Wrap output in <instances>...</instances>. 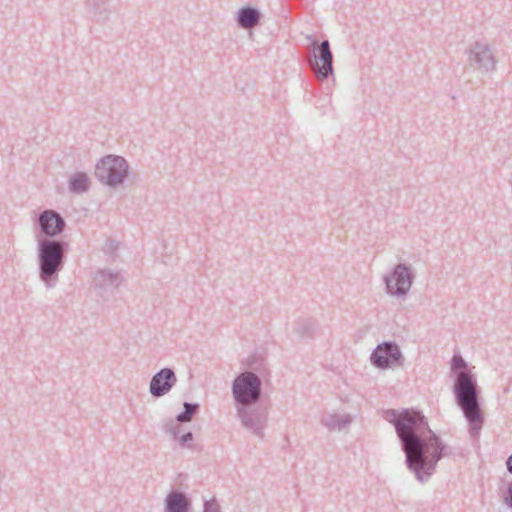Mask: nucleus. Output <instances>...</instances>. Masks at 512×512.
I'll use <instances>...</instances> for the list:
<instances>
[{"mask_svg":"<svg viewBox=\"0 0 512 512\" xmlns=\"http://www.w3.org/2000/svg\"><path fill=\"white\" fill-rule=\"evenodd\" d=\"M385 419L391 423L405 454V464L420 482H426L435 472L443 457L455 454L452 447L429 427L421 411L403 408L388 409Z\"/></svg>","mask_w":512,"mask_h":512,"instance_id":"1","label":"nucleus"},{"mask_svg":"<svg viewBox=\"0 0 512 512\" xmlns=\"http://www.w3.org/2000/svg\"><path fill=\"white\" fill-rule=\"evenodd\" d=\"M450 369L455 375L453 393L456 404L461 408L468 422L470 437L478 439L484 424V414L479 401L480 388L476 375L471 372L467 362L459 353L453 355Z\"/></svg>","mask_w":512,"mask_h":512,"instance_id":"2","label":"nucleus"},{"mask_svg":"<svg viewBox=\"0 0 512 512\" xmlns=\"http://www.w3.org/2000/svg\"><path fill=\"white\" fill-rule=\"evenodd\" d=\"M69 243L61 239L37 238V262L40 280L55 287L63 270Z\"/></svg>","mask_w":512,"mask_h":512,"instance_id":"3","label":"nucleus"},{"mask_svg":"<svg viewBox=\"0 0 512 512\" xmlns=\"http://www.w3.org/2000/svg\"><path fill=\"white\" fill-rule=\"evenodd\" d=\"M231 392L235 407L258 404L262 398V380L253 371L241 372L232 381Z\"/></svg>","mask_w":512,"mask_h":512,"instance_id":"4","label":"nucleus"},{"mask_svg":"<svg viewBox=\"0 0 512 512\" xmlns=\"http://www.w3.org/2000/svg\"><path fill=\"white\" fill-rule=\"evenodd\" d=\"M94 174L99 182L115 188L128 177L129 164L122 156L109 154L97 162Z\"/></svg>","mask_w":512,"mask_h":512,"instance_id":"5","label":"nucleus"},{"mask_svg":"<svg viewBox=\"0 0 512 512\" xmlns=\"http://www.w3.org/2000/svg\"><path fill=\"white\" fill-rule=\"evenodd\" d=\"M416 274L411 265L399 263L389 274L383 276L385 291L388 295L405 299L411 290Z\"/></svg>","mask_w":512,"mask_h":512,"instance_id":"6","label":"nucleus"},{"mask_svg":"<svg viewBox=\"0 0 512 512\" xmlns=\"http://www.w3.org/2000/svg\"><path fill=\"white\" fill-rule=\"evenodd\" d=\"M467 66L481 74H488L496 69L497 59L491 46L485 41H475L466 52Z\"/></svg>","mask_w":512,"mask_h":512,"instance_id":"7","label":"nucleus"},{"mask_svg":"<svg viewBox=\"0 0 512 512\" xmlns=\"http://www.w3.org/2000/svg\"><path fill=\"white\" fill-rule=\"evenodd\" d=\"M235 408L242 426L257 437L263 438L268 422L267 408L258 404H247Z\"/></svg>","mask_w":512,"mask_h":512,"instance_id":"8","label":"nucleus"},{"mask_svg":"<svg viewBox=\"0 0 512 512\" xmlns=\"http://www.w3.org/2000/svg\"><path fill=\"white\" fill-rule=\"evenodd\" d=\"M404 361V355L394 341H383L375 347L370 355L371 364L381 370L403 366Z\"/></svg>","mask_w":512,"mask_h":512,"instance_id":"9","label":"nucleus"},{"mask_svg":"<svg viewBox=\"0 0 512 512\" xmlns=\"http://www.w3.org/2000/svg\"><path fill=\"white\" fill-rule=\"evenodd\" d=\"M307 39L311 42L312 46V57L316 67V74L321 80L327 79L329 76L334 75L333 68V54L330 48L328 40L319 42L314 39L311 35L307 36Z\"/></svg>","mask_w":512,"mask_h":512,"instance_id":"10","label":"nucleus"},{"mask_svg":"<svg viewBox=\"0 0 512 512\" xmlns=\"http://www.w3.org/2000/svg\"><path fill=\"white\" fill-rule=\"evenodd\" d=\"M38 225L43 236L38 238L56 239L66 228L63 216L52 209H45L38 215Z\"/></svg>","mask_w":512,"mask_h":512,"instance_id":"11","label":"nucleus"},{"mask_svg":"<svg viewBox=\"0 0 512 512\" xmlns=\"http://www.w3.org/2000/svg\"><path fill=\"white\" fill-rule=\"evenodd\" d=\"M177 383V376L170 367H164L156 372L149 383V393L154 398L168 394Z\"/></svg>","mask_w":512,"mask_h":512,"instance_id":"12","label":"nucleus"},{"mask_svg":"<svg viewBox=\"0 0 512 512\" xmlns=\"http://www.w3.org/2000/svg\"><path fill=\"white\" fill-rule=\"evenodd\" d=\"M165 512H190L191 500L182 491L172 489L164 499Z\"/></svg>","mask_w":512,"mask_h":512,"instance_id":"13","label":"nucleus"},{"mask_svg":"<svg viewBox=\"0 0 512 512\" xmlns=\"http://www.w3.org/2000/svg\"><path fill=\"white\" fill-rule=\"evenodd\" d=\"M122 282L121 274L109 269H98L93 276L94 287L99 289L117 288Z\"/></svg>","mask_w":512,"mask_h":512,"instance_id":"14","label":"nucleus"},{"mask_svg":"<svg viewBox=\"0 0 512 512\" xmlns=\"http://www.w3.org/2000/svg\"><path fill=\"white\" fill-rule=\"evenodd\" d=\"M261 19V12L250 5L241 7L237 12L236 21L239 27L247 29L257 25Z\"/></svg>","mask_w":512,"mask_h":512,"instance_id":"15","label":"nucleus"},{"mask_svg":"<svg viewBox=\"0 0 512 512\" xmlns=\"http://www.w3.org/2000/svg\"><path fill=\"white\" fill-rule=\"evenodd\" d=\"M88 10L92 13L93 19L98 23H105L109 20L111 9L110 0H84Z\"/></svg>","mask_w":512,"mask_h":512,"instance_id":"16","label":"nucleus"},{"mask_svg":"<svg viewBox=\"0 0 512 512\" xmlns=\"http://www.w3.org/2000/svg\"><path fill=\"white\" fill-rule=\"evenodd\" d=\"M68 188L74 194H83L90 188V179L84 172H77L70 177Z\"/></svg>","mask_w":512,"mask_h":512,"instance_id":"17","label":"nucleus"},{"mask_svg":"<svg viewBox=\"0 0 512 512\" xmlns=\"http://www.w3.org/2000/svg\"><path fill=\"white\" fill-rule=\"evenodd\" d=\"M293 330L300 338H312L316 331V321L312 318H300L295 322Z\"/></svg>","mask_w":512,"mask_h":512,"instance_id":"18","label":"nucleus"},{"mask_svg":"<svg viewBox=\"0 0 512 512\" xmlns=\"http://www.w3.org/2000/svg\"><path fill=\"white\" fill-rule=\"evenodd\" d=\"M349 415L328 414L322 417L321 423L330 431L341 430L351 423Z\"/></svg>","mask_w":512,"mask_h":512,"instance_id":"19","label":"nucleus"},{"mask_svg":"<svg viewBox=\"0 0 512 512\" xmlns=\"http://www.w3.org/2000/svg\"><path fill=\"white\" fill-rule=\"evenodd\" d=\"M166 432L170 433L174 439H177L182 447H185L189 442L193 440V433L186 432L178 437L180 426L174 422L173 419H169L165 424Z\"/></svg>","mask_w":512,"mask_h":512,"instance_id":"20","label":"nucleus"},{"mask_svg":"<svg viewBox=\"0 0 512 512\" xmlns=\"http://www.w3.org/2000/svg\"><path fill=\"white\" fill-rule=\"evenodd\" d=\"M200 404L199 403H191L184 402L183 403V411L178 413L175 417V421L179 423H188L191 422L194 416L199 412Z\"/></svg>","mask_w":512,"mask_h":512,"instance_id":"21","label":"nucleus"},{"mask_svg":"<svg viewBox=\"0 0 512 512\" xmlns=\"http://www.w3.org/2000/svg\"><path fill=\"white\" fill-rule=\"evenodd\" d=\"M203 512H221V507L216 499L212 498L204 501Z\"/></svg>","mask_w":512,"mask_h":512,"instance_id":"22","label":"nucleus"},{"mask_svg":"<svg viewBox=\"0 0 512 512\" xmlns=\"http://www.w3.org/2000/svg\"><path fill=\"white\" fill-rule=\"evenodd\" d=\"M504 504L512 509V480L508 483L506 491L502 496Z\"/></svg>","mask_w":512,"mask_h":512,"instance_id":"23","label":"nucleus"},{"mask_svg":"<svg viewBox=\"0 0 512 512\" xmlns=\"http://www.w3.org/2000/svg\"><path fill=\"white\" fill-rule=\"evenodd\" d=\"M506 468L507 471L512 475V453L508 456L506 460Z\"/></svg>","mask_w":512,"mask_h":512,"instance_id":"24","label":"nucleus"},{"mask_svg":"<svg viewBox=\"0 0 512 512\" xmlns=\"http://www.w3.org/2000/svg\"><path fill=\"white\" fill-rule=\"evenodd\" d=\"M255 361H256V357H255V356H250V357L247 359L246 363H247V365H248L251 369H256V368L254 367V363H255Z\"/></svg>","mask_w":512,"mask_h":512,"instance_id":"25","label":"nucleus"}]
</instances>
